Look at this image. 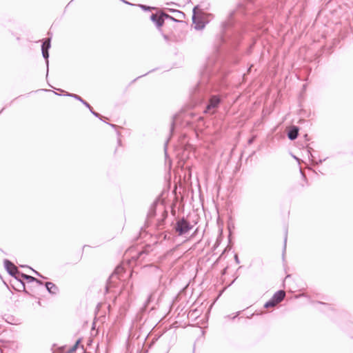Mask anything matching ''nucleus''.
I'll return each instance as SVG.
<instances>
[{
  "label": "nucleus",
  "mask_w": 353,
  "mask_h": 353,
  "mask_svg": "<svg viewBox=\"0 0 353 353\" xmlns=\"http://www.w3.org/2000/svg\"><path fill=\"white\" fill-rule=\"evenodd\" d=\"M193 12L192 19L194 28L197 30L203 29L212 17L211 14L204 12L197 8H194Z\"/></svg>",
  "instance_id": "1"
},
{
  "label": "nucleus",
  "mask_w": 353,
  "mask_h": 353,
  "mask_svg": "<svg viewBox=\"0 0 353 353\" xmlns=\"http://www.w3.org/2000/svg\"><path fill=\"white\" fill-rule=\"evenodd\" d=\"M285 296V292L283 290H279L277 292H276L273 297L265 304L264 307L265 308L274 307L279 303L282 301Z\"/></svg>",
  "instance_id": "2"
},
{
  "label": "nucleus",
  "mask_w": 353,
  "mask_h": 353,
  "mask_svg": "<svg viewBox=\"0 0 353 353\" xmlns=\"http://www.w3.org/2000/svg\"><path fill=\"white\" fill-rule=\"evenodd\" d=\"M174 228L179 235H182L188 232L191 229V226L186 220L181 219L176 223Z\"/></svg>",
  "instance_id": "3"
},
{
  "label": "nucleus",
  "mask_w": 353,
  "mask_h": 353,
  "mask_svg": "<svg viewBox=\"0 0 353 353\" xmlns=\"http://www.w3.org/2000/svg\"><path fill=\"white\" fill-rule=\"evenodd\" d=\"M220 99L216 96H213L211 97L210 100V103L207 106V111L211 112L212 114H214L215 112V108L218 107L220 103Z\"/></svg>",
  "instance_id": "4"
},
{
  "label": "nucleus",
  "mask_w": 353,
  "mask_h": 353,
  "mask_svg": "<svg viewBox=\"0 0 353 353\" xmlns=\"http://www.w3.org/2000/svg\"><path fill=\"white\" fill-rule=\"evenodd\" d=\"M298 133H299V128H298V127H296V126H292L289 129V131H288V138L290 139L294 140V139H295L297 137Z\"/></svg>",
  "instance_id": "5"
},
{
  "label": "nucleus",
  "mask_w": 353,
  "mask_h": 353,
  "mask_svg": "<svg viewBox=\"0 0 353 353\" xmlns=\"http://www.w3.org/2000/svg\"><path fill=\"white\" fill-rule=\"evenodd\" d=\"M6 269L8 272L12 275H15L18 272L17 268L11 262L6 261Z\"/></svg>",
  "instance_id": "6"
},
{
  "label": "nucleus",
  "mask_w": 353,
  "mask_h": 353,
  "mask_svg": "<svg viewBox=\"0 0 353 353\" xmlns=\"http://www.w3.org/2000/svg\"><path fill=\"white\" fill-rule=\"evenodd\" d=\"M50 47V40L48 39L46 40L42 45V53L43 57L47 59L48 57V49Z\"/></svg>",
  "instance_id": "7"
},
{
  "label": "nucleus",
  "mask_w": 353,
  "mask_h": 353,
  "mask_svg": "<svg viewBox=\"0 0 353 353\" xmlns=\"http://www.w3.org/2000/svg\"><path fill=\"white\" fill-rule=\"evenodd\" d=\"M46 287L48 292L51 294H57L58 292V287L52 282H46Z\"/></svg>",
  "instance_id": "8"
},
{
  "label": "nucleus",
  "mask_w": 353,
  "mask_h": 353,
  "mask_svg": "<svg viewBox=\"0 0 353 353\" xmlns=\"http://www.w3.org/2000/svg\"><path fill=\"white\" fill-rule=\"evenodd\" d=\"M79 343V341H77L76 342L75 345L72 347V349H71V352H73V351H75V350H76V349L77 348V346H78Z\"/></svg>",
  "instance_id": "9"
}]
</instances>
